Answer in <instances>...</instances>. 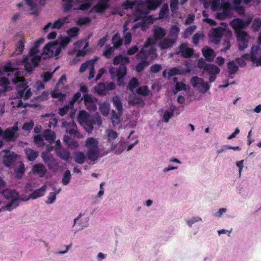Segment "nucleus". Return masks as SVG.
<instances>
[{"label": "nucleus", "instance_id": "obj_18", "mask_svg": "<svg viewBox=\"0 0 261 261\" xmlns=\"http://www.w3.org/2000/svg\"><path fill=\"white\" fill-rule=\"evenodd\" d=\"M55 151L57 155L64 161H67L71 158L70 152L64 147L55 148Z\"/></svg>", "mask_w": 261, "mask_h": 261}, {"label": "nucleus", "instance_id": "obj_55", "mask_svg": "<svg viewBox=\"0 0 261 261\" xmlns=\"http://www.w3.org/2000/svg\"><path fill=\"white\" fill-rule=\"evenodd\" d=\"M149 89L147 86H144L137 88L136 92L139 95L147 96L149 94Z\"/></svg>", "mask_w": 261, "mask_h": 261}, {"label": "nucleus", "instance_id": "obj_44", "mask_svg": "<svg viewBox=\"0 0 261 261\" xmlns=\"http://www.w3.org/2000/svg\"><path fill=\"white\" fill-rule=\"evenodd\" d=\"M251 28L254 32H257L261 28V18L260 17H256L253 20Z\"/></svg>", "mask_w": 261, "mask_h": 261}, {"label": "nucleus", "instance_id": "obj_38", "mask_svg": "<svg viewBox=\"0 0 261 261\" xmlns=\"http://www.w3.org/2000/svg\"><path fill=\"white\" fill-rule=\"evenodd\" d=\"M112 42L113 47L115 49L118 48L122 44V40L118 33L115 34L112 39Z\"/></svg>", "mask_w": 261, "mask_h": 261}, {"label": "nucleus", "instance_id": "obj_40", "mask_svg": "<svg viewBox=\"0 0 261 261\" xmlns=\"http://www.w3.org/2000/svg\"><path fill=\"white\" fill-rule=\"evenodd\" d=\"M99 149L88 150L87 154L89 159L92 161L97 160L99 156Z\"/></svg>", "mask_w": 261, "mask_h": 261}, {"label": "nucleus", "instance_id": "obj_9", "mask_svg": "<svg viewBox=\"0 0 261 261\" xmlns=\"http://www.w3.org/2000/svg\"><path fill=\"white\" fill-rule=\"evenodd\" d=\"M83 215L84 214L80 213L78 216L73 220V227L75 226L76 224H77L79 227V228L75 231L74 233L82 230L89 226V218L88 217H85L81 219Z\"/></svg>", "mask_w": 261, "mask_h": 261}, {"label": "nucleus", "instance_id": "obj_26", "mask_svg": "<svg viewBox=\"0 0 261 261\" xmlns=\"http://www.w3.org/2000/svg\"><path fill=\"white\" fill-rule=\"evenodd\" d=\"M166 32L165 29L160 27H157L153 30V36L156 40H161L166 35Z\"/></svg>", "mask_w": 261, "mask_h": 261}, {"label": "nucleus", "instance_id": "obj_63", "mask_svg": "<svg viewBox=\"0 0 261 261\" xmlns=\"http://www.w3.org/2000/svg\"><path fill=\"white\" fill-rule=\"evenodd\" d=\"M34 143L39 147H42L44 145L43 139L40 135L35 136L34 138Z\"/></svg>", "mask_w": 261, "mask_h": 261}, {"label": "nucleus", "instance_id": "obj_12", "mask_svg": "<svg viewBox=\"0 0 261 261\" xmlns=\"http://www.w3.org/2000/svg\"><path fill=\"white\" fill-rule=\"evenodd\" d=\"M97 99L90 94H84V101L86 108L90 111L95 112L97 110V106L95 102Z\"/></svg>", "mask_w": 261, "mask_h": 261}, {"label": "nucleus", "instance_id": "obj_17", "mask_svg": "<svg viewBox=\"0 0 261 261\" xmlns=\"http://www.w3.org/2000/svg\"><path fill=\"white\" fill-rule=\"evenodd\" d=\"M168 70V77L175 75H184L189 72L187 68H183L181 66L172 67Z\"/></svg>", "mask_w": 261, "mask_h": 261}, {"label": "nucleus", "instance_id": "obj_20", "mask_svg": "<svg viewBox=\"0 0 261 261\" xmlns=\"http://www.w3.org/2000/svg\"><path fill=\"white\" fill-rule=\"evenodd\" d=\"M32 171L34 174H37L40 177H43L47 172V169L44 165L39 163L33 165Z\"/></svg>", "mask_w": 261, "mask_h": 261}, {"label": "nucleus", "instance_id": "obj_15", "mask_svg": "<svg viewBox=\"0 0 261 261\" xmlns=\"http://www.w3.org/2000/svg\"><path fill=\"white\" fill-rule=\"evenodd\" d=\"M67 19L68 18L67 17H64L58 19L57 20L55 21L53 24H52L51 22H48L46 25L44 26L43 30L44 32H46L47 30L50 28L51 29H59L64 23L68 22Z\"/></svg>", "mask_w": 261, "mask_h": 261}, {"label": "nucleus", "instance_id": "obj_42", "mask_svg": "<svg viewBox=\"0 0 261 261\" xmlns=\"http://www.w3.org/2000/svg\"><path fill=\"white\" fill-rule=\"evenodd\" d=\"M94 90L98 94L102 95H106L107 92L106 90V83H99L94 87Z\"/></svg>", "mask_w": 261, "mask_h": 261}, {"label": "nucleus", "instance_id": "obj_33", "mask_svg": "<svg viewBox=\"0 0 261 261\" xmlns=\"http://www.w3.org/2000/svg\"><path fill=\"white\" fill-rule=\"evenodd\" d=\"M20 200H21L18 198V197H15V198L11 199V201L6 204V210L11 211V210L15 208L17 206H18Z\"/></svg>", "mask_w": 261, "mask_h": 261}, {"label": "nucleus", "instance_id": "obj_53", "mask_svg": "<svg viewBox=\"0 0 261 261\" xmlns=\"http://www.w3.org/2000/svg\"><path fill=\"white\" fill-rule=\"evenodd\" d=\"M127 28H125L123 30V34L124 37V44L126 45L129 44L132 41V34L130 32H127Z\"/></svg>", "mask_w": 261, "mask_h": 261}, {"label": "nucleus", "instance_id": "obj_5", "mask_svg": "<svg viewBox=\"0 0 261 261\" xmlns=\"http://www.w3.org/2000/svg\"><path fill=\"white\" fill-rule=\"evenodd\" d=\"M39 51V49L33 46L30 49L29 55L23 57V63L27 72H31L33 69L38 66L41 58L46 59L48 58L45 57V55L43 56V52L40 55H38Z\"/></svg>", "mask_w": 261, "mask_h": 261}, {"label": "nucleus", "instance_id": "obj_51", "mask_svg": "<svg viewBox=\"0 0 261 261\" xmlns=\"http://www.w3.org/2000/svg\"><path fill=\"white\" fill-rule=\"evenodd\" d=\"M71 178V175L70 170H66L63 174V178L62 179V182L63 185H67L70 182Z\"/></svg>", "mask_w": 261, "mask_h": 261}, {"label": "nucleus", "instance_id": "obj_30", "mask_svg": "<svg viewBox=\"0 0 261 261\" xmlns=\"http://www.w3.org/2000/svg\"><path fill=\"white\" fill-rule=\"evenodd\" d=\"M18 127L17 126H13V127L11 128H7L4 134V137L5 139H7L8 140H11L12 139V138L14 137V133L17 131Z\"/></svg>", "mask_w": 261, "mask_h": 261}, {"label": "nucleus", "instance_id": "obj_60", "mask_svg": "<svg viewBox=\"0 0 261 261\" xmlns=\"http://www.w3.org/2000/svg\"><path fill=\"white\" fill-rule=\"evenodd\" d=\"M83 100H84V96L82 97L80 92H77L73 95L71 102L74 103L77 102L80 103Z\"/></svg>", "mask_w": 261, "mask_h": 261}, {"label": "nucleus", "instance_id": "obj_13", "mask_svg": "<svg viewBox=\"0 0 261 261\" xmlns=\"http://www.w3.org/2000/svg\"><path fill=\"white\" fill-rule=\"evenodd\" d=\"M225 30L222 27H218L213 29L210 36V41L214 44L220 43Z\"/></svg>", "mask_w": 261, "mask_h": 261}, {"label": "nucleus", "instance_id": "obj_56", "mask_svg": "<svg viewBox=\"0 0 261 261\" xmlns=\"http://www.w3.org/2000/svg\"><path fill=\"white\" fill-rule=\"evenodd\" d=\"M93 64V62L92 61H87L85 63H83L81 64L79 72L81 73L84 72L87 69L88 67H90Z\"/></svg>", "mask_w": 261, "mask_h": 261}, {"label": "nucleus", "instance_id": "obj_47", "mask_svg": "<svg viewBox=\"0 0 261 261\" xmlns=\"http://www.w3.org/2000/svg\"><path fill=\"white\" fill-rule=\"evenodd\" d=\"M118 133L112 129L107 130V137L108 142L111 144L113 143L114 140L117 138Z\"/></svg>", "mask_w": 261, "mask_h": 261}, {"label": "nucleus", "instance_id": "obj_23", "mask_svg": "<svg viewBox=\"0 0 261 261\" xmlns=\"http://www.w3.org/2000/svg\"><path fill=\"white\" fill-rule=\"evenodd\" d=\"M179 51L185 58L191 57L193 54V50L188 47L187 45L182 43L179 46Z\"/></svg>", "mask_w": 261, "mask_h": 261}, {"label": "nucleus", "instance_id": "obj_41", "mask_svg": "<svg viewBox=\"0 0 261 261\" xmlns=\"http://www.w3.org/2000/svg\"><path fill=\"white\" fill-rule=\"evenodd\" d=\"M112 102L117 111H123L122 103L118 96H114L112 98Z\"/></svg>", "mask_w": 261, "mask_h": 261}, {"label": "nucleus", "instance_id": "obj_11", "mask_svg": "<svg viewBox=\"0 0 261 261\" xmlns=\"http://www.w3.org/2000/svg\"><path fill=\"white\" fill-rule=\"evenodd\" d=\"M110 0H97V4L93 6L90 12H95L97 13L103 14L107 9L109 8Z\"/></svg>", "mask_w": 261, "mask_h": 261}, {"label": "nucleus", "instance_id": "obj_58", "mask_svg": "<svg viewBox=\"0 0 261 261\" xmlns=\"http://www.w3.org/2000/svg\"><path fill=\"white\" fill-rule=\"evenodd\" d=\"M62 127L65 128L66 129H71V128H76V125L73 120H71L70 122H67L64 121L62 122Z\"/></svg>", "mask_w": 261, "mask_h": 261}, {"label": "nucleus", "instance_id": "obj_19", "mask_svg": "<svg viewBox=\"0 0 261 261\" xmlns=\"http://www.w3.org/2000/svg\"><path fill=\"white\" fill-rule=\"evenodd\" d=\"M201 51L205 60L208 62L213 61L216 57L214 50L208 46L204 47Z\"/></svg>", "mask_w": 261, "mask_h": 261}, {"label": "nucleus", "instance_id": "obj_32", "mask_svg": "<svg viewBox=\"0 0 261 261\" xmlns=\"http://www.w3.org/2000/svg\"><path fill=\"white\" fill-rule=\"evenodd\" d=\"M169 15V6L168 4H163L162 6L159 14V19H162L166 18Z\"/></svg>", "mask_w": 261, "mask_h": 261}, {"label": "nucleus", "instance_id": "obj_2", "mask_svg": "<svg viewBox=\"0 0 261 261\" xmlns=\"http://www.w3.org/2000/svg\"><path fill=\"white\" fill-rule=\"evenodd\" d=\"M253 16H249L246 20L237 18L232 20L230 25L234 30V33L238 43L239 49L243 51L248 47L250 39L249 34L244 30L247 28L252 21Z\"/></svg>", "mask_w": 261, "mask_h": 261}, {"label": "nucleus", "instance_id": "obj_27", "mask_svg": "<svg viewBox=\"0 0 261 261\" xmlns=\"http://www.w3.org/2000/svg\"><path fill=\"white\" fill-rule=\"evenodd\" d=\"M25 153L27 159L30 161H34L39 155L38 151L33 150L30 148H27L24 149Z\"/></svg>", "mask_w": 261, "mask_h": 261}, {"label": "nucleus", "instance_id": "obj_61", "mask_svg": "<svg viewBox=\"0 0 261 261\" xmlns=\"http://www.w3.org/2000/svg\"><path fill=\"white\" fill-rule=\"evenodd\" d=\"M196 25H192V26H190V27L187 28L186 29V30L185 31L184 33V38H187L189 36L192 35L193 33L195 30L196 29Z\"/></svg>", "mask_w": 261, "mask_h": 261}, {"label": "nucleus", "instance_id": "obj_45", "mask_svg": "<svg viewBox=\"0 0 261 261\" xmlns=\"http://www.w3.org/2000/svg\"><path fill=\"white\" fill-rule=\"evenodd\" d=\"M227 68L229 74L236 73L239 70V67L236 64L234 61L232 60L227 63Z\"/></svg>", "mask_w": 261, "mask_h": 261}, {"label": "nucleus", "instance_id": "obj_21", "mask_svg": "<svg viewBox=\"0 0 261 261\" xmlns=\"http://www.w3.org/2000/svg\"><path fill=\"white\" fill-rule=\"evenodd\" d=\"M47 187L43 185L41 188L34 190L32 193L29 194L28 199H36L44 195Z\"/></svg>", "mask_w": 261, "mask_h": 261}, {"label": "nucleus", "instance_id": "obj_57", "mask_svg": "<svg viewBox=\"0 0 261 261\" xmlns=\"http://www.w3.org/2000/svg\"><path fill=\"white\" fill-rule=\"evenodd\" d=\"M79 32V29L77 27H73L69 29L67 33L69 36V38L70 39L71 38L74 37L77 35Z\"/></svg>", "mask_w": 261, "mask_h": 261}, {"label": "nucleus", "instance_id": "obj_48", "mask_svg": "<svg viewBox=\"0 0 261 261\" xmlns=\"http://www.w3.org/2000/svg\"><path fill=\"white\" fill-rule=\"evenodd\" d=\"M41 158L45 164L50 161H55L53 155L48 151H43L41 153Z\"/></svg>", "mask_w": 261, "mask_h": 261}, {"label": "nucleus", "instance_id": "obj_3", "mask_svg": "<svg viewBox=\"0 0 261 261\" xmlns=\"http://www.w3.org/2000/svg\"><path fill=\"white\" fill-rule=\"evenodd\" d=\"M156 49L152 46L145 45L136 55V58L140 61L136 66L137 72L142 71L150 64V61L152 60L155 56Z\"/></svg>", "mask_w": 261, "mask_h": 261}, {"label": "nucleus", "instance_id": "obj_64", "mask_svg": "<svg viewBox=\"0 0 261 261\" xmlns=\"http://www.w3.org/2000/svg\"><path fill=\"white\" fill-rule=\"evenodd\" d=\"M56 194H54L53 192H50L47 197L46 203L48 204L54 203L56 201Z\"/></svg>", "mask_w": 261, "mask_h": 261}, {"label": "nucleus", "instance_id": "obj_37", "mask_svg": "<svg viewBox=\"0 0 261 261\" xmlns=\"http://www.w3.org/2000/svg\"><path fill=\"white\" fill-rule=\"evenodd\" d=\"M25 40L23 37H21L15 45V51L14 54L19 55L22 53L24 47Z\"/></svg>", "mask_w": 261, "mask_h": 261}, {"label": "nucleus", "instance_id": "obj_50", "mask_svg": "<svg viewBox=\"0 0 261 261\" xmlns=\"http://www.w3.org/2000/svg\"><path fill=\"white\" fill-rule=\"evenodd\" d=\"M127 68L126 66L122 65L119 66L116 71L117 77H124L126 74Z\"/></svg>", "mask_w": 261, "mask_h": 261}, {"label": "nucleus", "instance_id": "obj_39", "mask_svg": "<svg viewBox=\"0 0 261 261\" xmlns=\"http://www.w3.org/2000/svg\"><path fill=\"white\" fill-rule=\"evenodd\" d=\"M86 159V156L82 151H77L75 153L74 160L79 164H83Z\"/></svg>", "mask_w": 261, "mask_h": 261}, {"label": "nucleus", "instance_id": "obj_24", "mask_svg": "<svg viewBox=\"0 0 261 261\" xmlns=\"http://www.w3.org/2000/svg\"><path fill=\"white\" fill-rule=\"evenodd\" d=\"M129 62V59L128 57H123L121 55H118L114 57L113 61L114 65H117L120 64L119 66L123 65L126 66Z\"/></svg>", "mask_w": 261, "mask_h": 261}, {"label": "nucleus", "instance_id": "obj_31", "mask_svg": "<svg viewBox=\"0 0 261 261\" xmlns=\"http://www.w3.org/2000/svg\"><path fill=\"white\" fill-rule=\"evenodd\" d=\"M10 84V82L9 80L5 77H2L0 78V87L2 88V89H0V93L3 92H6L9 91V85Z\"/></svg>", "mask_w": 261, "mask_h": 261}, {"label": "nucleus", "instance_id": "obj_14", "mask_svg": "<svg viewBox=\"0 0 261 261\" xmlns=\"http://www.w3.org/2000/svg\"><path fill=\"white\" fill-rule=\"evenodd\" d=\"M27 5L33 11L32 14L35 15H38V7L44 6L46 3V0H25Z\"/></svg>", "mask_w": 261, "mask_h": 261}, {"label": "nucleus", "instance_id": "obj_1", "mask_svg": "<svg viewBox=\"0 0 261 261\" xmlns=\"http://www.w3.org/2000/svg\"><path fill=\"white\" fill-rule=\"evenodd\" d=\"M162 3V0L135 1L127 2L123 5L124 10L130 9L134 11V15L137 19L144 18L150 11L155 10Z\"/></svg>", "mask_w": 261, "mask_h": 261}, {"label": "nucleus", "instance_id": "obj_52", "mask_svg": "<svg viewBox=\"0 0 261 261\" xmlns=\"http://www.w3.org/2000/svg\"><path fill=\"white\" fill-rule=\"evenodd\" d=\"M202 218L199 216H194L186 220V222L188 226L190 228L193 227V225L196 222L201 221Z\"/></svg>", "mask_w": 261, "mask_h": 261}, {"label": "nucleus", "instance_id": "obj_10", "mask_svg": "<svg viewBox=\"0 0 261 261\" xmlns=\"http://www.w3.org/2000/svg\"><path fill=\"white\" fill-rule=\"evenodd\" d=\"M191 83L194 88L201 87L203 88L202 93H206L210 88V85L207 82H205L203 79L194 76L191 80Z\"/></svg>", "mask_w": 261, "mask_h": 261}, {"label": "nucleus", "instance_id": "obj_43", "mask_svg": "<svg viewBox=\"0 0 261 261\" xmlns=\"http://www.w3.org/2000/svg\"><path fill=\"white\" fill-rule=\"evenodd\" d=\"M179 28L177 25H172L170 30V37L172 38V39H175L176 41L179 34Z\"/></svg>", "mask_w": 261, "mask_h": 261}, {"label": "nucleus", "instance_id": "obj_46", "mask_svg": "<svg viewBox=\"0 0 261 261\" xmlns=\"http://www.w3.org/2000/svg\"><path fill=\"white\" fill-rule=\"evenodd\" d=\"M55 137V133L51 130H47L45 132L44 138L45 140L48 141L50 143L54 141Z\"/></svg>", "mask_w": 261, "mask_h": 261}, {"label": "nucleus", "instance_id": "obj_25", "mask_svg": "<svg viewBox=\"0 0 261 261\" xmlns=\"http://www.w3.org/2000/svg\"><path fill=\"white\" fill-rule=\"evenodd\" d=\"M63 141L68 147L72 149H75L79 146L78 142L69 136H64Z\"/></svg>", "mask_w": 261, "mask_h": 261}, {"label": "nucleus", "instance_id": "obj_7", "mask_svg": "<svg viewBox=\"0 0 261 261\" xmlns=\"http://www.w3.org/2000/svg\"><path fill=\"white\" fill-rule=\"evenodd\" d=\"M197 66L199 69H203L204 72H207L210 74H218L220 71L218 67L213 64L206 63L205 60L202 58L199 59Z\"/></svg>", "mask_w": 261, "mask_h": 261}, {"label": "nucleus", "instance_id": "obj_36", "mask_svg": "<svg viewBox=\"0 0 261 261\" xmlns=\"http://www.w3.org/2000/svg\"><path fill=\"white\" fill-rule=\"evenodd\" d=\"M122 113L123 111H117V112H116L115 111L112 110L111 121L114 125H118L120 123V118Z\"/></svg>", "mask_w": 261, "mask_h": 261}, {"label": "nucleus", "instance_id": "obj_29", "mask_svg": "<svg viewBox=\"0 0 261 261\" xmlns=\"http://www.w3.org/2000/svg\"><path fill=\"white\" fill-rule=\"evenodd\" d=\"M175 42V39H165L160 43L159 47L162 49H167L172 47Z\"/></svg>", "mask_w": 261, "mask_h": 261}, {"label": "nucleus", "instance_id": "obj_59", "mask_svg": "<svg viewBox=\"0 0 261 261\" xmlns=\"http://www.w3.org/2000/svg\"><path fill=\"white\" fill-rule=\"evenodd\" d=\"M89 118L91 120L93 125L96 124L98 126H100L102 124V121L99 115H96L92 116H89Z\"/></svg>", "mask_w": 261, "mask_h": 261}, {"label": "nucleus", "instance_id": "obj_8", "mask_svg": "<svg viewBox=\"0 0 261 261\" xmlns=\"http://www.w3.org/2000/svg\"><path fill=\"white\" fill-rule=\"evenodd\" d=\"M79 119L84 127V129L88 134H90L93 130V123L89 118V116L85 111H81L78 116Z\"/></svg>", "mask_w": 261, "mask_h": 261}, {"label": "nucleus", "instance_id": "obj_34", "mask_svg": "<svg viewBox=\"0 0 261 261\" xmlns=\"http://www.w3.org/2000/svg\"><path fill=\"white\" fill-rule=\"evenodd\" d=\"M2 193L7 199H11L18 196V193L15 190L10 189H5L2 192Z\"/></svg>", "mask_w": 261, "mask_h": 261}, {"label": "nucleus", "instance_id": "obj_6", "mask_svg": "<svg viewBox=\"0 0 261 261\" xmlns=\"http://www.w3.org/2000/svg\"><path fill=\"white\" fill-rule=\"evenodd\" d=\"M18 73V72L16 71L14 73L15 76L12 80V83L17 85V97L21 98L24 96V100H27L31 96L32 92L30 89H28L27 84L22 82V77L19 76Z\"/></svg>", "mask_w": 261, "mask_h": 261}, {"label": "nucleus", "instance_id": "obj_4", "mask_svg": "<svg viewBox=\"0 0 261 261\" xmlns=\"http://www.w3.org/2000/svg\"><path fill=\"white\" fill-rule=\"evenodd\" d=\"M70 41V38L68 37H61L59 40L48 43L43 48V56L45 55L47 57L55 56L58 58L62 49L66 46Z\"/></svg>", "mask_w": 261, "mask_h": 261}, {"label": "nucleus", "instance_id": "obj_35", "mask_svg": "<svg viewBox=\"0 0 261 261\" xmlns=\"http://www.w3.org/2000/svg\"><path fill=\"white\" fill-rule=\"evenodd\" d=\"M251 60H256V57H258L261 54V48L258 45H253L252 46L250 51Z\"/></svg>", "mask_w": 261, "mask_h": 261}, {"label": "nucleus", "instance_id": "obj_54", "mask_svg": "<svg viewBox=\"0 0 261 261\" xmlns=\"http://www.w3.org/2000/svg\"><path fill=\"white\" fill-rule=\"evenodd\" d=\"M139 85V82L136 78H132L129 82L128 84V88L130 91H133L135 88L138 87Z\"/></svg>", "mask_w": 261, "mask_h": 261}, {"label": "nucleus", "instance_id": "obj_22", "mask_svg": "<svg viewBox=\"0 0 261 261\" xmlns=\"http://www.w3.org/2000/svg\"><path fill=\"white\" fill-rule=\"evenodd\" d=\"M85 145L88 148V150L99 149L98 147V142L93 137L87 138L86 140Z\"/></svg>", "mask_w": 261, "mask_h": 261}, {"label": "nucleus", "instance_id": "obj_62", "mask_svg": "<svg viewBox=\"0 0 261 261\" xmlns=\"http://www.w3.org/2000/svg\"><path fill=\"white\" fill-rule=\"evenodd\" d=\"M178 0L170 1V10L172 13H175L178 8Z\"/></svg>", "mask_w": 261, "mask_h": 261}, {"label": "nucleus", "instance_id": "obj_16", "mask_svg": "<svg viewBox=\"0 0 261 261\" xmlns=\"http://www.w3.org/2000/svg\"><path fill=\"white\" fill-rule=\"evenodd\" d=\"M4 152L6 153L4 156L3 162L6 166L10 167L14 161L17 155L14 152H10L9 149L4 150Z\"/></svg>", "mask_w": 261, "mask_h": 261}, {"label": "nucleus", "instance_id": "obj_28", "mask_svg": "<svg viewBox=\"0 0 261 261\" xmlns=\"http://www.w3.org/2000/svg\"><path fill=\"white\" fill-rule=\"evenodd\" d=\"M125 149V145L124 142H119L118 144L112 143L111 144V149L115 151V154L119 155Z\"/></svg>", "mask_w": 261, "mask_h": 261}, {"label": "nucleus", "instance_id": "obj_49", "mask_svg": "<svg viewBox=\"0 0 261 261\" xmlns=\"http://www.w3.org/2000/svg\"><path fill=\"white\" fill-rule=\"evenodd\" d=\"M114 53V48L110 45H106L103 52V55L107 59H110Z\"/></svg>", "mask_w": 261, "mask_h": 261}]
</instances>
